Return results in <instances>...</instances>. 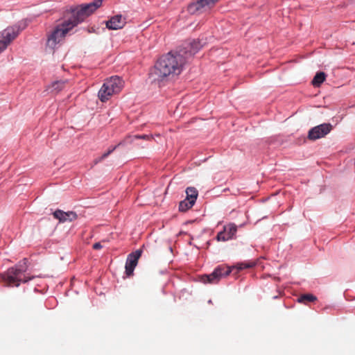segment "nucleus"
<instances>
[{
	"label": "nucleus",
	"mask_w": 355,
	"mask_h": 355,
	"mask_svg": "<svg viewBox=\"0 0 355 355\" xmlns=\"http://www.w3.org/2000/svg\"><path fill=\"white\" fill-rule=\"evenodd\" d=\"M186 58L180 53H168L162 55L149 73V79L159 87L172 80L182 71Z\"/></svg>",
	"instance_id": "f257e3e1"
},
{
	"label": "nucleus",
	"mask_w": 355,
	"mask_h": 355,
	"mask_svg": "<svg viewBox=\"0 0 355 355\" xmlns=\"http://www.w3.org/2000/svg\"><path fill=\"white\" fill-rule=\"evenodd\" d=\"M74 27L72 21L68 18L58 24L54 29L47 35L46 46L51 49H54L61 43L67 34Z\"/></svg>",
	"instance_id": "f03ea898"
},
{
	"label": "nucleus",
	"mask_w": 355,
	"mask_h": 355,
	"mask_svg": "<svg viewBox=\"0 0 355 355\" xmlns=\"http://www.w3.org/2000/svg\"><path fill=\"white\" fill-rule=\"evenodd\" d=\"M103 0H95L92 3L82 4L71 9V16L68 19L75 26L83 22L102 5Z\"/></svg>",
	"instance_id": "7ed1b4c3"
},
{
	"label": "nucleus",
	"mask_w": 355,
	"mask_h": 355,
	"mask_svg": "<svg viewBox=\"0 0 355 355\" xmlns=\"http://www.w3.org/2000/svg\"><path fill=\"white\" fill-rule=\"evenodd\" d=\"M24 268H11L6 273L1 275V277L10 286H19L21 282L26 283L33 278V277H26L24 274Z\"/></svg>",
	"instance_id": "20e7f679"
},
{
	"label": "nucleus",
	"mask_w": 355,
	"mask_h": 355,
	"mask_svg": "<svg viewBox=\"0 0 355 355\" xmlns=\"http://www.w3.org/2000/svg\"><path fill=\"white\" fill-rule=\"evenodd\" d=\"M232 272V268L219 266L209 275H205L201 277V281L205 283L216 284L222 278L228 276Z\"/></svg>",
	"instance_id": "39448f33"
},
{
	"label": "nucleus",
	"mask_w": 355,
	"mask_h": 355,
	"mask_svg": "<svg viewBox=\"0 0 355 355\" xmlns=\"http://www.w3.org/2000/svg\"><path fill=\"white\" fill-rule=\"evenodd\" d=\"M18 34L19 29L15 27H8L0 32V53L17 37Z\"/></svg>",
	"instance_id": "423d86ee"
},
{
	"label": "nucleus",
	"mask_w": 355,
	"mask_h": 355,
	"mask_svg": "<svg viewBox=\"0 0 355 355\" xmlns=\"http://www.w3.org/2000/svg\"><path fill=\"white\" fill-rule=\"evenodd\" d=\"M332 128L330 123H322L315 126L309 131L308 138L311 140L322 138L331 132Z\"/></svg>",
	"instance_id": "0eeeda50"
},
{
	"label": "nucleus",
	"mask_w": 355,
	"mask_h": 355,
	"mask_svg": "<svg viewBox=\"0 0 355 355\" xmlns=\"http://www.w3.org/2000/svg\"><path fill=\"white\" fill-rule=\"evenodd\" d=\"M202 47L199 40H193L189 42H187L184 44V46L181 48L178 53H182L186 58V61L193 55H195Z\"/></svg>",
	"instance_id": "6e6552de"
},
{
	"label": "nucleus",
	"mask_w": 355,
	"mask_h": 355,
	"mask_svg": "<svg viewBox=\"0 0 355 355\" xmlns=\"http://www.w3.org/2000/svg\"><path fill=\"white\" fill-rule=\"evenodd\" d=\"M141 250H137L128 256L125 267L127 276H130L133 274V271L137 265L138 260L141 256Z\"/></svg>",
	"instance_id": "1a4fd4ad"
},
{
	"label": "nucleus",
	"mask_w": 355,
	"mask_h": 355,
	"mask_svg": "<svg viewBox=\"0 0 355 355\" xmlns=\"http://www.w3.org/2000/svg\"><path fill=\"white\" fill-rule=\"evenodd\" d=\"M237 232V226L230 223L224 227L223 231L218 233L216 239L218 241H226L233 239Z\"/></svg>",
	"instance_id": "9d476101"
},
{
	"label": "nucleus",
	"mask_w": 355,
	"mask_h": 355,
	"mask_svg": "<svg viewBox=\"0 0 355 355\" xmlns=\"http://www.w3.org/2000/svg\"><path fill=\"white\" fill-rule=\"evenodd\" d=\"M53 215L60 223L72 222L78 218L77 214L74 211H64L60 209L55 210Z\"/></svg>",
	"instance_id": "9b49d317"
},
{
	"label": "nucleus",
	"mask_w": 355,
	"mask_h": 355,
	"mask_svg": "<svg viewBox=\"0 0 355 355\" xmlns=\"http://www.w3.org/2000/svg\"><path fill=\"white\" fill-rule=\"evenodd\" d=\"M125 24V18L121 15H116L106 21V27L110 30H119L122 28Z\"/></svg>",
	"instance_id": "f8f14e48"
},
{
	"label": "nucleus",
	"mask_w": 355,
	"mask_h": 355,
	"mask_svg": "<svg viewBox=\"0 0 355 355\" xmlns=\"http://www.w3.org/2000/svg\"><path fill=\"white\" fill-rule=\"evenodd\" d=\"M111 88L112 92L119 93L123 87V81L119 76H112L105 82Z\"/></svg>",
	"instance_id": "ddd939ff"
},
{
	"label": "nucleus",
	"mask_w": 355,
	"mask_h": 355,
	"mask_svg": "<svg viewBox=\"0 0 355 355\" xmlns=\"http://www.w3.org/2000/svg\"><path fill=\"white\" fill-rule=\"evenodd\" d=\"M132 137L130 135H128L125 137L122 141H121L116 146L110 148L106 153H103L100 157L96 159L94 162L95 164L102 162L104 159H105L107 156H109L114 150H116L119 146H123L126 144V141L129 139H132Z\"/></svg>",
	"instance_id": "4468645a"
},
{
	"label": "nucleus",
	"mask_w": 355,
	"mask_h": 355,
	"mask_svg": "<svg viewBox=\"0 0 355 355\" xmlns=\"http://www.w3.org/2000/svg\"><path fill=\"white\" fill-rule=\"evenodd\" d=\"M112 89H111V88L108 87L105 83H104L98 94L100 100L102 102L107 101L111 96L115 94L114 92H112Z\"/></svg>",
	"instance_id": "2eb2a0df"
},
{
	"label": "nucleus",
	"mask_w": 355,
	"mask_h": 355,
	"mask_svg": "<svg viewBox=\"0 0 355 355\" xmlns=\"http://www.w3.org/2000/svg\"><path fill=\"white\" fill-rule=\"evenodd\" d=\"M68 83L67 80H56L53 82L51 85L48 87V89L51 91V92L58 93L62 89H64Z\"/></svg>",
	"instance_id": "dca6fc26"
},
{
	"label": "nucleus",
	"mask_w": 355,
	"mask_h": 355,
	"mask_svg": "<svg viewBox=\"0 0 355 355\" xmlns=\"http://www.w3.org/2000/svg\"><path fill=\"white\" fill-rule=\"evenodd\" d=\"M187 197L186 199L189 200L191 202L196 203L197 198L198 196V190L193 187H187L186 189Z\"/></svg>",
	"instance_id": "f3484780"
},
{
	"label": "nucleus",
	"mask_w": 355,
	"mask_h": 355,
	"mask_svg": "<svg viewBox=\"0 0 355 355\" xmlns=\"http://www.w3.org/2000/svg\"><path fill=\"white\" fill-rule=\"evenodd\" d=\"M326 79V74L324 72H318L314 76L312 84L315 87H319Z\"/></svg>",
	"instance_id": "a211bd4d"
},
{
	"label": "nucleus",
	"mask_w": 355,
	"mask_h": 355,
	"mask_svg": "<svg viewBox=\"0 0 355 355\" xmlns=\"http://www.w3.org/2000/svg\"><path fill=\"white\" fill-rule=\"evenodd\" d=\"M195 203L191 202L189 200L184 199V200L181 201L179 204V210L180 211H187L189 209H191Z\"/></svg>",
	"instance_id": "6ab92c4d"
},
{
	"label": "nucleus",
	"mask_w": 355,
	"mask_h": 355,
	"mask_svg": "<svg viewBox=\"0 0 355 355\" xmlns=\"http://www.w3.org/2000/svg\"><path fill=\"white\" fill-rule=\"evenodd\" d=\"M317 300V297L312 294H304L301 295L298 299L297 302L300 303H306V302H314Z\"/></svg>",
	"instance_id": "aec40b11"
},
{
	"label": "nucleus",
	"mask_w": 355,
	"mask_h": 355,
	"mask_svg": "<svg viewBox=\"0 0 355 355\" xmlns=\"http://www.w3.org/2000/svg\"><path fill=\"white\" fill-rule=\"evenodd\" d=\"M130 136L132 137V135H130ZM152 138H153V135H137L132 136V139H129L126 141V144L127 143H132L135 139H141L149 140V139H150Z\"/></svg>",
	"instance_id": "412c9836"
},
{
	"label": "nucleus",
	"mask_w": 355,
	"mask_h": 355,
	"mask_svg": "<svg viewBox=\"0 0 355 355\" xmlns=\"http://www.w3.org/2000/svg\"><path fill=\"white\" fill-rule=\"evenodd\" d=\"M254 266V263H239L237 266H236V268L238 270H243V269H245V268H252Z\"/></svg>",
	"instance_id": "4be33fe9"
},
{
	"label": "nucleus",
	"mask_w": 355,
	"mask_h": 355,
	"mask_svg": "<svg viewBox=\"0 0 355 355\" xmlns=\"http://www.w3.org/2000/svg\"><path fill=\"white\" fill-rule=\"evenodd\" d=\"M93 248L95 249V250H99V249L102 248V245H101V244L100 243H95L93 245Z\"/></svg>",
	"instance_id": "5701e85b"
}]
</instances>
